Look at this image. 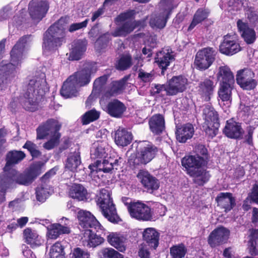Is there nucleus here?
<instances>
[{"instance_id":"obj_1","label":"nucleus","mask_w":258,"mask_h":258,"mask_svg":"<svg viewBox=\"0 0 258 258\" xmlns=\"http://www.w3.org/2000/svg\"><path fill=\"white\" fill-rule=\"evenodd\" d=\"M32 35L21 37L10 52L11 62L0 66V92L6 90L15 76L17 69L21 66L26 45Z\"/></svg>"},{"instance_id":"obj_2","label":"nucleus","mask_w":258,"mask_h":258,"mask_svg":"<svg viewBox=\"0 0 258 258\" xmlns=\"http://www.w3.org/2000/svg\"><path fill=\"white\" fill-rule=\"evenodd\" d=\"M97 71L91 63H85L79 70L70 75L63 82L60 93L65 98L77 96L79 89L87 86Z\"/></svg>"},{"instance_id":"obj_3","label":"nucleus","mask_w":258,"mask_h":258,"mask_svg":"<svg viewBox=\"0 0 258 258\" xmlns=\"http://www.w3.org/2000/svg\"><path fill=\"white\" fill-rule=\"evenodd\" d=\"M47 88L46 81L38 77L29 80L26 91L20 100V104L26 111L35 112L41 108L45 100Z\"/></svg>"},{"instance_id":"obj_4","label":"nucleus","mask_w":258,"mask_h":258,"mask_svg":"<svg viewBox=\"0 0 258 258\" xmlns=\"http://www.w3.org/2000/svg\"><path fill=\"white\" fill-rule=\"evenodd\" d=\"M61 124L54 118L48 119L41 123L36 129L37 140H42L50 136V139L43 144V147L50 150L57 146L60 141L61 134L59 132Z\"/></svg>"},{"instance_id":"obj_5","label":"nucleus","mask_w":258,"mask_h":258,"mask_svg":"<svg viewBox=\"0 0 258 258\" xmlns=\"http://www.w3.org/2000/svg\"><path fill=\"white\" fill-rule=\"evenodd\" d=\"M66 24V19L61 17L48 28L43 35V47L51 50L60 47L65 42Z\"/></svg>"},{"instance_id":"obj_6","label":"nucleus","mask_w":258,"mask_h":258,"mask_svg":"<svg viewBox=\"0 0 258 258\" xmlns=\"http://www.w3.org/2000/svg\"><path fill=\"white\" fill-rule=\"evenodd\" d=\"M159 150V148L151 142L140 141L136 147V157L130 158L128 162L134 167L146 165L156 157Z\"/></svg>"},{"instance_id":"obj_7","label":"nucleus","mask_w":258,"mask_h":258,"mask_svg":"<svg viewBox=\"0 0 258 258\" xmlns=\"http://www.w3.org/2000/svg\"><path fill=\"white\" fill-rule=\"evenodd\" d=\"M97 203L100 208L103 216L109 222L117 224L121 221L117 214L115 205L113 203L108 190L105 188L100 190Z\"/></svg>"},{"instance_id":"obj_8","label":"nucleus","mask_w":258,"mask_h":258,"mask_svg":"<svg viewBox=\"0 0 258 258\" xmlns=\"http://www.w3.org/2000/svg\"><path fill=\"white\" fill-rule=\"evenodd\" d=\"M173 9L172 0H161L159 3L158 13L152 14L149 25L153 29H163Z\"/></svg>"},{"instance_id":"obj_9","label":"nucleus","mask_w":258,"mask_h":258,"mask_svg":"<svg viewBox=\"0 0 258 258\" xmlns=\"http://www.w3.org/2000/svg\"><path fill=\"white\" fill-rule=\"evenodd\" d=\"M79 225L84 232L91 230L100 234H106V229L97 220L96 217L90 212L80 210L78 213Z\"/></svg>"},{"instance_id":"obj_10","label":"nucleus","mask_w":258,"mask_h":258,"mask_svg":"<svg viewBox=\"0 0 258 258\" xmlns=\"http://www.w3.org/2000/svg\"><path fill=\"white\" fill-rule=\"evenodd\" d=\"M216 52L213 47H207L198 50L195 55L194 64L200 71L209 69L216 59Z\"/></svg>"},{"instance_id":"obj_11","label":"nucleus","mask_w":258,"mask_h":258,"mask_svg":"<svg viewBox=\"0 0 258 258\" xmlns=\"http://www.w3.org/2000/svg\"><path fill=\"white\" fill-rule=\"evenodd\" d=\"M49 9L47 0H31L28 5V12L31 19L39 22L44 18Z\"/></svg>"},{"instance_id":"obj_12","label":"nucleus","mask_w":258,"mask_h":258,"mask_svg":"<svg viewBox=\"0 0 258 258\" xmlns=\"http://www.w3.org/2000/svg\"><path fill=\"white\" fill-rule=\"evenodd\" d=\"M255 74L251 70L247 68L238 71L236 75L237 84L243 90H253L257 86V81L254 79Z\"/></svg>"},{"instance_id":"obj_13","label":"nucleus","mask_w":258,"mask_h":258,"mask_svg":"<svg viewBox=\"0 0 258 258\" xmlns=\"http://www.w3.org/2000/svg\"><path fill=\"white\" fill-rule=\"evenodd\" d=\"M128 213L132 217L138 220L148 221L153 219L151 208L142 202H133V205L129 207Z\"/></svg>"},{"instance_id":"obj_14","label":"nucleus","mask_w":258,"mask_h":258,"mask_svg":"<svg viewBox=\"0 0 258 258\" xmlns=\"http://www.w3.org/2000/svg\"><path fill=\"white\" fill-rule=\"evenodd\" d=\"M70 220L63 217L60 223L50 224L47 228V237L51 239H56L60 235L69 234L71 232Z\"/></svg>"},{"instance_id":"obj_15","label":"nucleus","mask_w":258,"mask_h":258,"mask_svg":"<svg viewBox=\"0 0 258 258\" xmlns=\"http://www.w3.org/2000/svg\"><path fill=\"white\" fill-rule=\"evenodd\" d=\"M181 163L184 171L188 175L192 172L204 167L207 164L204 157L199 155H186L181 160Z\"/></svg>"},{"instance_id":"obj_16","label":"nucleus","mask_w":258,"mask_h":258,"mask_svg":"<svg viewBox=\"0 0 258 258\" xmlns=\"http://www.w3.org/2000/svg\"><path fill=\"white\" fill-rule=\"evenodd\" d=\"M187 79L182 75L173 76L167 82V96H174L182 93L186 89Z\"/></svg>"},{"instance_id":"obj_17","label":"nucleus","mask_w":258,"mask_h":258,"mask_svg":"<svg viewBox=\"0 0 258 258\" xmlns=\"http://www.w3.org/2000/svg\"><path fill=\"white\" fill-rule=\"evenodd\" d=\"M241 50V47L236 39L231 35L227 34L219 45V51L226 55H232Z\"/></svg>"},{"instance_id":"obj_18","label":"nucleus","mask_w":258,"mask_h":258,"mask_svg":"<svg viewBox=\"0 0 258 258\" xmlns=\"http://www.w3.org/2000/svg\"><path fill=\"white\" fill-rule=\"evenodd\" d=\"M229 235V230L222 226L218 227L209 234L208 243L212 248H214L225 243Z\"/></svg>"},{"instance_id":"obj_19","label":"nucleus","mask_w":258,"mask_h":258,"mask_svg":"<svg viewBox=\"0 0 258 258\" xmlns=\"http://www.w3.org/2000/svg\"><path fill=\"white\" fill-rule=\"evenodd\" d=\"M223 133L228 138L237 140L242 138L244 130L240 123L231 118L226 121Z\"/></svg>"},{"instance_id":"obj_20","label":"nucleus","mask_w":258,"mask_h":258,"mask_svg":"<svg viewBox=\"0 0 258 258\" xmlns=\"http://www.w3.org/2000/svg\"><path fill=\"white\" fill-rule=\"evenodd\" d=\"M216 86V83L214 81V78L210 76L199 82L198 91L206 101H208L213 95Z\"/></svg>"},{"instance_id":"obj_21","label":"nucleus","mask_w":258,"mask_h":258,"mask_svg":"<svg viewBox=\"0 0 258 258\" xmlns=\"http://www.w3.org/2000/svg\"><path fill=\"white\" fill-rule=\"evenodd\" d=\"M238 32L241 37L247 44H253L256 40V33L253 28H250L247 22L238 19L236 22Z\"/></svg>"},{"instance_id":"obj_22","label":"nucleus","mask_w":258,"mask_h":258,"mask_svg":"<svg viewBox=\"0 0 258 258\" xmlns=\"http://www.w3.org/2000/svg\"><path fill=\"white\" fill-rule=\"evenodd\" d=\"M217 206L228 213L236 206V200L231 192H220L216 197Z\"/></svg>"},{"instance_id":"obj_23","label":"nucleus","mask_w":258,"mask_h":258,"mask_svg":"<svg viewBox=\"0 0 258 258\" xmlns=\"http://www.w3.org/2000/svg\"><path fill=\"white\" fill-rule=\"evenodd\" d=\"M175 132L176 140L180 143H185L190 139L195 133L194 127L190 123L176 126Z\"/></svg>"},{"instance_id":"obj_24","label":"nucleus","mask_w":258,"mask_h":258,"mask_svg":"<svg viewBox=\"0 0 258 258\" xmlns=\"http://www.w3.org/2000/svg\"><path fill=\"white\" fill-rule=\"evenodd\" d=\"M107 242L118 251L123 252L126 249V236L119 232H108L106 236Z\"/></svg>"},{"instance_id":"obj_25","label":"nucleus","mask_w":258,"mask_h":258,"mask_svg":"<svg viewBox=\"0 0 258 258\" xmlns=\"http://www.w3.org/2000/svg\"><path fill=\"white\" fill-rule=\"evenodd\" d=\"M149 129L154 135H160L165 130V120L163 114L153 115L148 121Z\"/></svg>"},{"instance_id":"obj_26","label":"nucleus","mask_w":258,"mask_h":258,"mask_svg":"<svg viewBox=\"0 0 258 258\" xmlns=\"http://www.w3.org/2000/svg\"><path fill=\"white\" fill-rule=\"evenodd\" d=\"M121 25L117 27L113 32L115 37H125L131 33L136 28L141 26L142 20L126 21L122 22Z\"/></svg>"},{"instance_id":"obj_27","label":"nucleus","mask_w":258,"mask_h":258,"mask_svg":"<svg viewBox=\"0 0 258 258\" xmlns=\"http://www.w3.org/2000/svg\"><path fill=\"white\" fill-rule=\"evenodd\" d=\"M155 59V62L161 70V74L163 76L171 62L175 60V58L172 52L162 50L157 53Z\"/></svg>"},{"instance_id":"obj_28","label":"nucleus","mask_w":258,"mask_h":258,"mask_svg":"<svg viewBox=\"0 0 258 258\" xmlns=\"http://www.w3.org/2000/svg\"><path fill=\"white\" fill-rule=\"evenodd\" d=\"M188 175L191 178L193 183L197 186L200 187L208 183L211 177L210 171L203 167L192 172Z\"/></svg>"},{"instance_id":"obj_29","label":"nucleus","mask_w":258,"mask_h":258,"mask_svg":"<svg viewBox=\"0 0 258 258\" xmlns=\"http://www.w3.org/2000/svg\"><path fill=\"white\" fill-rule=\"evenodd\" d=\"M23 238L24 242L32 248L40 246L42 243L41 237L37 231L30 227H27L23 230Z\"/></svg>"},{"instance_id":"obj_30","label":"nucleus","mask_w":258,"mask_h":258,"mask_svg":"<svg viewBox=\"0 0 258 258\" xmlns=\"http://www.w3.org/2000/svg\"><path fill=\"white\" fill-rule=\"evenodd\" d=\"M126 109L125 104L117 99L109 102L106 107V112L110 116L115 118L121 117Z\"/></svg>"},{"instance_id":"obj_31","label":"nucleus","mask_w":258,"mask_h":258,"mask_svg":"<svg viewBox=\"0 0 258 258\" xmlns=\"http://www.w3.org/2000/svg\"><path fill=\"white\" fill-rule=\"evenodd\" d=\"M88 41L86 39H77L73 42L69 58L71 60H80L86 51Z\"/></svg>"},{"instance_id":"obj_32","label":"nucleus","mask_w":258,"mask_h":258,"mask_svg":"<svg viewBox=\"0 0 258 258\" xmlns=\"http://www.w3.org/2000/svg\"><path fill=\"white\" fill-rule=\"evenodd\" d=\"M159 236V233L154 228H147L143 233L144 241L153 249H156L158 246Z\"/></svg>"},{"instance_id":"obj_33","label":"nucleus","mask_w":258,"mask_h":258,"mask_svg":"<svg viewBox=\"0 0 258 258\" xmlns=\"http://www.w3.org/2000/svg\"><path fill=\"white\" fill-rule=\"evenodd\" d=\"M133 138L131 132L124 128L119 127L115 132L114 142L118 146L125 147L132 142Z\"/></svg>"},{"instance_id":"obj_34","label":"nucleus","mask_w":258,"mask_h":258,"mask_svg":"<svg viewBox=\"0 0 258 258\" xmlns=\"http://www.w3.org/2000/svg\"><path fill=\"white\" fill-rule=\"evenodd\" d=\"M138 176H140L141 182L147 190L153 191L159 188L160 184L159 180L148 172L139 174Z\"/></svg>"},{"instance_id":"obj_35","label":"nucleus","mask_w":258,"mask_h":258,"mask_svg":"<svg viewBox=\"0 0 258 258\" xmlns=\"http://www.w3.org/2000/svg\"><path fill=\"white\" fill-rule=\"evenodd\" d=\"M81 163V152L79 149L69 153L66 161L65 168L72 172H75Z\"/></svg>"},{"instance_id":"obj_36","label":"nucleus","mask_w":258,"mask_h":258,"mask_svg":"<svg viewBox=\"0 0 258 258\" xmlns=\"http://www.w3.org/2000/svg\"><path fill=\"white\" fill-rule=\"evenodd\" d=\"M25 157L26 154L23 151L15 150L9 151L6 155V164L4 169H7L10 166L19 163Z\"/></svg>"},{"instance_id":"obj_37","label":"nucleus","mask_w":258,"mask_h":258,"mask_svg":"<svg viewBox=\"0 0 258 258\" xmlns=\"http://www.w3.org/2000/svg\"><path fill=\"white\" fill-rule=\"evenodd\" d=\"M83 237L87 242V246L89 247H96L104 241V239L103 237L91 230L88 229L84 232Z\"/></svg>"},{"instance_id":"obj_38","label":"nucleus","mask_w":258,"mask_h":258,"mask_svg":"<svg viewBox=\"0 0 258 258\" xmlns=\"http://www.w3.org/2000/svg\"><path fill=\"white\" fill-rule=\"evenodd\" d=\"M69 195L72 199L82 201L87 199V190L82 184L74 183L70 188Z\"/></svg>"},{"instance_id":"obj_39","label":"nucleus","mask_w":258,"mask_h":258,"mask_svg":"<svg viewBox=\"0 0 258 258\" xmlns=\"http://www.w3.org/2000/svg\"><path fill=\"white\" fill-rule=\"evenodd\" d=\"M218 77L220 79V84H234V75L230 69L227 66L219 68Z\"/></svg>"},{"instance_id":"obj_40","label":"nucleus","mask_w":258,"mask_h":258,"mask_svg":"<svg viewBox=\"0 0 258 258\" xmlns=\"http://www.w3.org/2000/svg\"><path fill=\"white\" fill-rule=\"evenodd\" d=\"M210 12L208 10L199 8L195 13L192 21L188 27V30H192L198 24L201 23L209 17Z\"/></svg>"},{"instance_id":"obj_41","label":"nucleus","mask_w":258,"mask_h":258,"mask_svg":"<svg viewBox=\"0 0 258 258\" xmlns=\"http://www.w3.org/2000/svg\"><path fill=\"white\" fill-rule=\"evenodd\" d=\"M204 123H220L219 114L214 108L207 105L203 109Z\"/></svg>"},{"instance_id":"obj_42","label":"nucleus","mask_w":258,"mask_h":258,"mask_svg":"<svg viewBox=\"0 0 258 258\" xmlns=\"http://www.w3.org/2000/svg\"><path fill=\"white\" fill-rule=\"evenodd\" d=\"M14 184L11 171H7L0 174V192L6 193L7 190Z\"/></svg>"},{"instance_id":"obj_43","label":"nucleus","mask_w":258,"mask_h":258,"mask_svg":"<svg viewBox=\"0 0 258 258\" xmlns=\"http://www.w3.org/2000/svg\"><path fill=\"white\" fill-rule=\"evenodd\" d=\"M14 183L22 185H28L32 182V180L28 173H20L15 170H11Z\"/></svg>"},{"instance_id":"obj_44","label":"nucleus","mask_w":258,"mask_h":258,"mask_svg":"<svg viewBox=\"0 0 258 258\" xmlns=\"http://www.w3.org/2000/svg\"><path fill=\"white\" fill-rule=\"evenodd\" d=\"M234 84H220L218 92V96L222 101H228L232 99V90Z\"/></svg>"},{"instance_id":"obj_45","label":"nucleus","mask_w":258,"mask_h":258,"mask_svg":"<svg viewBox=\"0 0 258 258\" xmlns=\"http://www.w3.org/2000/svg\"><path fill=\"white\" fill-rule=\"evenodd\" d=\"M89 168L91 170H95L94 168H96V170L102 171L104 173H109L112 169V164L110 160H103L101 163V160H97L93 165H90Z\"/></svg>"},{"instance_id":"obj_46","label":"nucleus","mask_w":258,"mask_h":258,"mask_svg":"<svg viewBox=\"0 0 258 258\" xmlns=\"http://www.w3.org/2000/svg\"><path fill=\"white\" fill-rule=\"evenodd\" d=\"M100 112L93 108L86 112L81 117V123L83 125H87L97 120L100 117Z\"/></svg>"},{"instance_id":"obj_47","label":"nucleus","mask_w":258,"mask_h":258,"mask_svg":"<svg viewBox=\"0 0 258 258\" xmlns=\"http://www.w3.org/2000/svg\"><path fill=\"white\" fill-rule=\"evenodd\" d=\"M132 65V57L130 54H122L115 64V68L119 71H125Z\"/></svg>"},{"instance_id":"obj_48","label":"nucleus","mask_w":258,"mask_h":258,"mask_svg":"<svg viewBox=\"0 0 258 258\" xmlns=\"http://www.w3.org/2000/svg\"><path fill=\"white\" fill-rule=\"evenodd\" d=\"M187 251L183 243L174 245L170 248V253L172 258H183Z\"/></svg>"},{"instance_id":"obj_49","label":"nucleus","mask_w":258,"mask_h":258,"mask_svg":"<svg viewBox=\"0 0 258 258\" xmlns=\"http://www.w3.org/2000/svg\"><path fill=\"white\" fill-rule=\"evenodd\" d=\"M50 258H64V246L60 242H55L51 246L49 252Z\"/></svg>"},{"instance_id":"obj_50","label":"nucleus","mask_w":258,"mask_h":258,"mask_svg":"<svg viewBox=\"0 0 258 258\" xmlns=\"http://www.w3.org/2000/svg\"><path fill=\"white\" fill-rule=\"evenodd\" d=\"M50 187L47 186L40 185L36 188V200L41 203H44L50 196Z\"/></svg>"},{"instance_id":"obj_51","label":"nucleus","mask_w":258,"mask_h":258,"mask_svg":"<svg viewBox=\"0 0 258 258\" xmlns=\"http://www.w3.org/2000/svg\"><path fill=\"white\" fill-rule=\"evenodd\" d=\"M220 123H203V127L206 135L209 138H213L218 133Z\"/></svg>"},{"instance_id":"obj_52","label":"nucleus","mask_w":258,"mask_h":258,"mask_svg":"<svg viewBox=\"0 0 258 258\" xmlns=\"http://www.w3.org/2000/svg\"><path fill=\"white\" fill-rule=\"evenodd\" d=\"M100 258H123V255L111 247L104 248L100 252Z\"/></svg>"},{"instance_id":"obj_53","label":"nucleus","mask_w":258,"mask_h":258,"mask_svg":"<svg viewBox=\"0 0 258 258\" xmlns=\"http://www.w3.org/2000/svg\"><path fill=\"white\" fill-rule=\"evenodd\" d=\"M23 148L27 149L33 159L37 158L41 155V152L38 149L37 146L30 141H27Z\"/></svg>"},{"instance_id":"obj_54","label":"nucleus","mask_w":258,"mask_h":258,"mask_svg":"<svg viewBox=\"0 0 258 258\" xmlns=\"http://www.w3.org/2000/svg\"><path fill=\"white\" fill-rule=\"evenodd\" d=\"M109 77L108 75H104L96 78L93 83V90L99 92L101 91L106 84Z\"/></svg>"},{"instance_id":"obj_55","label":"nucleus","mask_w":258,"mask_h":258,"mask_svg":"<svg viewBox=\"0 0 258 258\" xmlns=\"http://www.w3.org/2000/svg\"><path fill=\"white\" fill-rule=\"evenodd\" d=\"M110 40L109 34L107 33L100 36L97 39L95 45L97 49L101 50L105 48Z\"/></svg>"},{"instance_id":"obj_56","label":"nucleus","mask_w":258,"mask_h":258,"mask_svg":"<svg viewBox=\"0 0 258 258\" xmlns=\"http://www.w3.org/2000/svg\"><path fill=\"white\" fill-rule=\"evenodd\" d=\"M42 164L40 162L32 164L27 172L32 181L41 173Z\"/></svg>"},{"instance_id":"obj_57","label":"nucleus","mask_w":258,"mask_h":258,"mask_svg":"<svg viewBox=\"0 0 258 258\" xmlns=\"http://www.w3.org/2000/svg\"><path fill=\"white\" fill-rule=\"evenodd\" d=\"M58 170V167L55 166L50 169L46 172L43 176L40 178V185L47 186L50 187V179L52 176L56 174V171Z\"/></svg>"},{"instance_id":"obj_58","label":"nucleus","mask_w":258,"mask_h":258,"mask_svg":"<svg viewBox=\"0 0 258 258\" xmlns=\"http://www.w3.org/2000/svg\"><path fill=\"white\" fill-rule=\"evenodd\" d=\"M136 12L135 10H128L126 11L120 13L116 18V21L124 22L126 21H133L134 19Z\"/></svg>"},{"instance_id":"obj_59","label":"nucleus","mask_w":258,"mask_h":258,"mask_svg":"<svg viewBox=\"0 0 258 258\" xmlns=\"http://www.w3.org/2000/svg\"><path fill=\"white\" fill-rule=\"evenodd\" d=\"M124 83L120 81H113L110 84L109 93L111 96L119 93L123 89Z\"/></svg>"},{"instance_id":"obj_60","label":"nucleus","mask_w":258,"mask_h":258,"mask_svg":"<svg viewBox=\"0 0 258 258\" xmlns=\"http://www.w3.org/2000/svg\"><path fill=\"white\" fill-rule=\"evenodd\" d=\"M70 258H90V254L80 247H76L72 250Z\"/></svg>"},{"instance_id":"obj_61","label":"nucleus","mask_w":258,"mask_h":258,"mask_svg":"<svg viewBox=\"0 0 258 258\" xmlns=\"http://www.w3.org/2000/svg\"><path fill=\"white\" fill-rule=\"evenodd\" d=\"M91 155L94 159H102L105 157L106 152L104 148L98 146L93 151H91Z\"/></svg>"},{"instance_id":"obj_62","label":"nucleus","mask_w":258,"mask_h":258,"mask_svg":"<svg viewBox=\"0 0 258 258\" xmlns=\"http://www.w3.org/2000/svg\"><path fill=\"white\" fill-rule=\"evenodd\" d=\"M255 127L252 125L247 127V134L244 136V143L250 146H253V134Z\"/></svg>"},{"instance_id":"obj_63","label":"nucleus","mask_w":258,"mask_h":258,"mask_svg":"<svg viewBox=\"0 0 258 258\" xmlns=\"http://www.w3.org/2000/svg\"><path fill=\"white\" fill-rule=\"evenodd\" d=\"M138 78L144 83H149L153 80V75L146 73L141 69L139 70Z\"/></svg>"},{"instance_id":"obj_64","label":"nucleus","mask_w":258,"mask_h":258,"mask_svg":"<svg viewBox=\"0 0 258 258\" xmlns=\"http://www.w3.org/2000/svg\"><path fill=\"white\" fill-rule=\"evenodd\" d=\"M247 19L253 27L258 26V13L252 10H250L247 14Z\"/></svg>"}]
</instances>
